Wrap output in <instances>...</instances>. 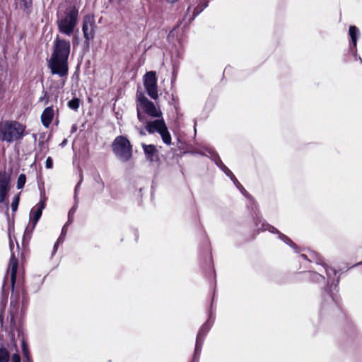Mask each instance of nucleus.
<instances>
[{
    "label": "nucleus",
    "mask_w": 362,
    "mask_h": 362,
    "mask_svg": "<svg viewBox=\"0 0 362 362\" xmlns=\"http://www.w3.org/2000/svg\"><path fill=\"white\" fill-rule=\"evenodd\" d=\"M11 175L5 170L0 171V203L8 204V194L10 191Z\"/></svg>",
    "instance_id": "obj_9"
},
{
    "label": "nucleus",
    "mask_w": 362,
    "mask_h": 362,
    "mask_svg": "<svg viewBox=\"0 0 362 362\" xmlns=\"http://www.w3.org/2000/svg\"><path fill=\"white\" fill-rule=\"evenodd\" d=\"M45 100V103L47 105L49 101V97L48 93L45 90L43 91V96L40 98V101Z\"/></svg>",
    "instance_id": "obj_30"
},
{
    "label": "nucleus",
    "mask_w": 362,
    "mask_h": 362,
    "mask_svg": "<svg viewBox=\"0 0 362 362\" xmlns=\"http://www.w3.org/2000/svg\"><path fill=\"white\" fill-rule=\"evenodd\" d=\"M65 234L66 233V230H65V228L64 227L62 228V234Z\"/></svg>",
    "instance_id": "obj_37"
},
{
    "label": "nucleus",
    "mask_w": 362,
    "mask_h": 362,
    "mask_svg": "<svg viewBox=\"0 0 362 362\" xmlns=\"http://www.w3.org/2000/svg\"><path fill=\"white\" fill-rule=\"evenodd\" d=\"M19 299L20 295L18 293L16 294L11 293V300H10V308H9V315H10V335L13 340H15L16 336L19 338L23 335V328L21 325H16V316L18 313L19 309Z\"/></svg>",
    "instance_id": "obj_6"
},
{
    "label": "nucleus",
    "mask_w": 362,
    "mask_h": 362,
    "mask_svg": "<svg viewBox=\"0 0 362 362\" xmlns=\"http://www.w3.org/2000/svg\"><path fill=\"white\" fill-rule=\"evenodd\" d=\"M10 359V354L8 351L4 348H0V362H8Z\"/></svg>",
    "instance_id": "obj_22"
},
{
    "label": "nucleus",
    "mask_w": 362,
    "mask_h": 362,
    "mask_svg": "<svg viewBox=\"0 0 362 362\" xmlns=\"http://www.w3.org/2000/svg\"><path fill=\"white\" fill-rule=\"evenodd\" d=\"M165 1L168 3L173 4V3H175L176 1H177L178 0H165Z\"/></svg>",
    "instance_id": "obj_36"
},
{
    "label": "nucleus",
    "mask_w": 362,
    "mask_h": 362,
    "mask_svg": "<svg viewBox=\"0 0 362 362\" xmlns=\"http://www.w3.org/2000/svg\"><path fill=\"white\" fill-rule=\"evenodd\" d=\"M54 116V110L53 106H49L45 108L41 115V122L42 125L48 128L51 124Z\"/></svg>",
    "instance_id": "obj_14"
},
{
    "label": "nucleus",
    "mask_w": 362,
    "mask_h": 362,
    "mask_svg": "<svg viewBox=\"0 0 362 362\" xmlns=\"http://www.w3.org/2000/svg\"><path fill=\"white\" fill-rule=\"evenodd\" d=\"M78 17V10L75 5L66 8L64 13H57L59 31L68 36L71 35L76 26Z\"/></svg>",
    "instance_id": "obj_3"
},
{
    "label": "nucleus",
    "mask_w": 362,
    "mask_h": 362,
    "mask_svg": "<svg viewBox=\"0 0 362 362\" xmlns=\"http://www.w3.org/2000/svg\"><path fill=\"white\" fill-rule=\"evenodd\" d=\"M22 351H23V356L25 358H27L28 361H30V352L28 350V347L24 341H23V343H22Z\"/></svg>",
    "instance_id": "obj_27"
},
{
    "label": "nucleus",
    "mask_w": 362,
    "mask_h": 362,
    "mask_svg": "<svg viewBox=\"0 0 362 362\" xmlns=\"http://www.w3.org/2000/svg\"><path fill=\"white\" fill-rule=\"evenodd\" d=\"M206 6L207 3L198 5L194 10V16L199 15Z\"/></svg>",
    "instance_id": "obj_28"
},
{
    "label": "nucleus",
    "mask_w": 362,
    "mask_h": 362,
    "mask_svg": "<svg viewBox=\"0 0 362 362\" xmlns=\"http://www.w3.org/2000/svg\"><path fill=\"white\" fill-rule=\"evenodd\" d=\"M11 362H21V357L18 354H13L11 357Z\"/></svg>",
    "instance_id": "obj_32"
},
{
    "label": "nucleus",
    "mask_w": 362,
    "mask_h": 362,
    "mask_svg": "<svg viewBox=\"0 0 362 362\" xmlns=\"http://www.w3.org/2000/svg\"><path fill=\"white\" fill-rule=\"evenodd\" d=\"M78 129V127H77V124H74L72 126H71V133H74L77 131Z\"/></svg>",
    "instance_id": "obj_33"
},
{
    "label": "nucleus",
    "mask_w": 362,
    "mask_h": 362,
    "mask_svg": "<svg viewBox=\"0 0 362 362\" xmlns=\"http://www.w3.org/2000/svg\"><path fill=\"white\" fill-rule=\"evenodd\" d=\"M45 142L43 141H40L38 145L40 147L41 150H42L45 148Z\"/></svg>",
    "instance_id": "obj_34"
},
{
    "label": "nucleus",
    "mask_w": 362,
    "mask_h": 362,
    "mask_svg": "<svg viewBox=\"0 0 362 362\" xmlns=\"http://www.w3.org/2000/svg\"><path fill=\"white\" fill-rule=\"evenodd\" d=\"M162 139V141L163 143L166 145H170L171 144V135L168 131V129L167 127L166 124L163 126V127L161 129L160 132L158 133Z\"/></svg>",
    "instance_id": "obj_16"
},
{
    "label": "nucleus",
    "mask_w": 362,
    "mask_h": 362,
    "mask_svg": "<svg viewBox=\"0 0 362 362\" xmlns=\"http://www.w3.org/2000/svg\"><path fill=\"white\" fill-rule=\"evenodd\" d=\"M81 100L78 98H74L67 103V106L69 109L74 111H78L80 107Z\"/></svg>",
    "instance_id": "obj_21"
},
{
    "label": "nucleus",
    "mask_w": 362,
    "mask_h": 362,
    "mask_svg": "<svg viewBox=\"0 0 362 362\" xmlns=\"http://www.w3.org/2000/svg\"><path fill=\"white\" fill-rule=\"evenodd\" d=\"M29 226L27 227L26 230H25V232H28L29 230Z\"/></svg>",
    "instance_id": "obj_39"
},
{
    "label": "nucleus",
    "mask_w": 362,
    "mask_h": 362,
    "mask_svg": "<svg viewBox=\"0 0 362 362\" xmlns=\"http://www.w3.org/2000/svg\"><path fill=\"white\" fill-rule=\"evenodd\" d=\"M18 267V259L15 257L13 253L11 254L8 267V273L10 272L11 276V283L12 287V293H13L14 286L16 281V274L17 269Z\"/></svg>",
    "instance_id": "obj_10"
},
{
    "label": "nucleus",
    "mask_w": 362,
    "mask_h": 362,
    "mask_svg": "<svg viewBox=\"0 0 362 362\" xmlns=\"http://www.w3.org/2000/svg\"><path fill=\"white\" fill-rule=\"evenodd\" d=\"M322 296H323L325 300H331L332 301L335 300L332 296V291L329 288H326L324 289Z\"/></svg>",
    "instance_id": "obj_25"
},
{
    "label": "nucleus",
    "mask_w": 362,
    "mask_h": 362,
    "mask_svg": "<svg viewBox=\"0 0 362 362\" xmlns=\"http://www.w3.org/2000/svg\"><path fill=\"white\" fill-rule=\"evenodd\" d=\"M136 112L138 119L143 122L145 120V116L141 112L148 115V116L156 118L162 117V112L159 108H157L154 103L149 100L143 93H136Z\"/></svg>",
    "instance_id": "obj_5"
},
{
    "label": "nucleus",
    "mask_w": 362,
    "mask_h": 362,
    "mask_svg": "<svg viewBox=\"0 0 362 362\" xmlns=\"http://www.w3.org/2000/svg\"><path fill=\"white\" fill-rule=\"evenodd\" d=\"M71 50L69 40L59 37L54 41L53 52L49 61V67L52 74L60 77L66 76L69 71L68 59Z\"/></svg>",
    "instance_id": "obj_1"
},
{
    "label": "nucleus",
    "mask_w": 362,
    "mask_h": 362,
    "mask_svg": "<svg viewBox=\"0 0 362 362\" xmlns=\"http://www.w3.org/2000/svg\"><path fill=\"white\" fill-rule=\"evenodd\" d=\"M144 86L148 96L156 100L158 98L156 74L153 71L146 73L144 76Z\"/></svg>",
    "instance_id": "obj_7"
},
{
    "label": "nucleus",
    "mask_w": 362,
    "mask_h": 362,
    "mask_svg": "<svg viewBox=\"0 0 362 362\" xmlns=\"http://www.w3.org/2000/svg\"><path fill=\"white\" fill-rule=\"evenodd\" d=\"M165 124V122L163 118L148 121L146 122L145 129L150 134L159 133Z\"/></svg>",
    "instance_id": "obj_12"
},
{
    "label": "nucleus",
    "mask_w": 362,
    "mask_h": 362,
    "mask_svg": "<svg viewBox=\"0 0 362 362\" xmlns=\"http://www.w3.org/2000/svg\"><path fill=\"white\" fill-rule=\"evenodd\" d=\"M359 30L358 28L355 25H351L349 29V35L350 36V49H356V45H357V39L358 35Z\"/></svg>",
    "instance_id": "obj_15"
},
{
    "label": "nucleus",
    "mask_w": 362,
    "mask_h": 362,
    "mask_svg": "<svg viewBox=\"0 0 362 362\" xmlns=\"http://www.w3.org/2000/svg\"><path fill=\"white\" fill-rule=\"evenodd\" d=\"M111 148L115 156L122 162H127L133 156V145L126 136H116Z\"/></svg>",
    "instance_id": "obj_4"
},
{
    "label": "nucleus",
    "mask_w": 362,
    "mask_h": 362,
    "mask_svg": "<svg viewBox=\"0 0 362 362\" xmlns=\"http://www.w3.org/2000/svg\"><path fill=\"white\" fill-rule=\"evenodd\" d=\"M20 194H21V192H19L18 194H16L12 201L11 209L13 211H16L18 209L19 202H20Z\"/></svg>",
    "instance_id": "obj_26"
},
{
    "label": "nucleus",
    "mask_w": 362,
    "mask_h": 362,
    "mask_svg": "<svg viewBox=\"0 0 362 362\" xmlns=\"http://www.w3.org/2000/svg\"><path fill=\"white\" fill-rule=\"evenodd\" d=\"M45 166L47 168H53V160L51 157H48L45 162Z\"/></svg>",
    "instance_id": "obj_31"
},
{
    "label": "nucleus",
    "mask_w": 362,
    "mask_h": 362,
    "mask_svg": "<svg viewBox=\"0 0 362 362\" xmlns=\"http://www.w3.org/2000/svg\"><path fill=\"white\" fill-rule=\"evenodd\" d=\"M37 156H38V153H37L35 154V158H37Z\"/></svg>",
    "instance_id": "obj_42"
},
{
    "label": "nucleus",
    "mask_w": 362,
    "mask_h": 362,
    "mask_svg": "<svg viewBox=\"0 0 362 362\" xmlns=\"http://www.w3.org/2000/svg\"><path fill=\"white\" fill-rule=\"evenodd\" d=\"M93 180L97 184V190L99 192H103L105 188V183L100 175V173L96 171L93 175Z\"/></svg>",
    "instance_id": "obj_20"
},
{
    "label": "nucleus",
    "mask_w": 362,
    "mask_h": 362,
    "mask_svg": "<svg viewBox=\"0 0 362 362\" xmlns=\"http://www.w3.org/2000/svg\"><path fill=\"white\" fill-rule=\"evenodd\" d=\"M202 344H203L202 341L196 340V344H195L194 351V354H193V358H192L191 362H199L200 354L202 351Z\"/></svg>",
    "instance_id": "obj_18"
},
{
    "label": "nucleus",
    "mask_w": 362,
    "mask_h": 362,
    "mask_svg": "<svg viewBox=\"0 0 362 362\" xmlns=\"http://www.w3.org/2000/svg\"><path fill=\"white\" fill-rule=\"evenodd\" d=\"M97 25L95 22L93 16L86 15L83 17L82 31L85 39L84 42L88 46L90 42L92 41L95 35Z\"/></svg>",
    "instance_id": "obj_8"
},
{
    "label": "nucleus",
    "mask_w": 362,
    "mask_h": 362,
    "mask_svg": "<svg viewBox=\"0 0 362 362\" xmlns=\"http://www.w3.org/2000/svg\"><path fill=\"white\" fill-rule=\"evenodd\" d=\"M45 199H43V200H40L39 204L36 205V206L35 208H33L32 209V214H33V221H32V226H31V228H30V232H32L33 230V229L35 228L37 223L38 222L39 219L40 218L41 216H42V210L45 209Z\"/></svg>",
    "instance_id": "obj_13"
},
{
    "label": "nucleus",
    "mask_w": 362,
    "mask_h": 362,
    "mask_svg": "<svg viewBox=\"0 0 362 362\" xmlns=\"http://www.w3.org/2000/svg\"><path fill=\"white\" fill-rule=\"evenodd\" d=\"M141 146L147 160L152 163L159 160L158 150L155 145L142 144Z\"/></svg>",
    "instance_id": "obj_11"
},
{
    "label": "nucleus",
    "mask_w": 362,
    "mask_h": 362,
    "mask_svg": "<svg viewBox=\"0 0 362 362\" xmlns=\"http://www.w3.org/2000/svg\"><path fill=\"white\" fill-rule=\"evenodd\" d=\"M26 182V176L25 174H21L18 177L17 188L18 189L23 188Z\"/></svg>",
    "instance_id": "obj_23"
},
{
    "label": "nucleus",
    "mask_w": 362,
    "mask_h": 362,
    "mask_svg": "<svg viewBox=\"0 0 362 362\" xmlns=\"http://www.w3.org/2000/svg\"><path fill=\"white\" fill-rule=\"evenodd\" d=\"M20 8L27 13L30 14L33 8V0H18Z\"/></svg>",
    "instance_id": "obj_17"
},
{
    "label": "nucleus",
    "mask_w": 362,
    "mask_h": 362,
    "mask_svg": "<svg viewBox=\"0 0 362 362\" xmlns=\"http://www.w3.org/2000/svg\"><path fill=\"white\" fill-rule=\"evenodd\" d=\"M279 238L281 240H283L284 243H286L288 245H290L291 247H296V245L293 242V240L290 238L286 236V235H284V234L281 233L279 234Z\"/></svg>",
    "instance_id": "obj_24"
},
{
    "label": "nucleus",
    "mask_w": 362,
    "mask_h": 362,
    "mask_svg": "<svg viewBox=\"0 0 362 362\" xmlns=\"http://www.w3.org/2000/svg\"><path fill=\"white\" fill-rule=\"evenodd\" d=\"M265 229L268 230L269 231H270L272 233L278 234L279 235L281 233V232L277 228H276L275 227H274L273 226L269 225V224L267 225V228Z\"/></svg>",
    "instance_id": "obj_29"
},
{
    "label": "nucleus",
    "mask_w": 362,
    "mask_h": 362,
    "mask_svg": "<svg viewBox=\"0 0 362 362\" xmlns=\"http://www.w3.org/2000/svg\"><path fill=\"white\" fill-rule=\"evenodd\" d=\"M25 362H31V359L30 358V361H28L27 358H25Z\"/></svg>",
    "instance_id": "obj_41"
},
{
    "label": "nucleus",
    "mask_w": 362,
    "mask_h": 362,
    "mask_svg": "<svg viewBox=\"0 0 362 362\" xmlns=\"http://www.w3.org/2000/svg\"><path fill=\"white\" fill-rule=\"evenodd\" d=\"M210 327L209 326L208 324L204 323V325H202L197 333L196 340L204 341V339Z\"/></svg>",
    "instance_id": "obj_19"
},
{
    "label": "nucleus",
    "mask_w": 362,
    "mask_h": 362,
    "mask_svg": "<svg viewBox=\"0 0 362 362\" xmlns=\"http://www.w3.org/2000/svg\"><path fill=\"white\" fill-rule=\"evenodd\" d=\"M139 134L141 135V136H145L146 135V132L144 129H139Z\"/></svg>",
    "instance_id": "obj_35"
},
{
    "label": "nucleus",
    "mask_w": 362,
    "mask_h": 362,
    "mask_svg": "<svg viewBox=\"0 0 362 362\" xmlns=\"http://www.w3.org/2000/svg\"><path fill=\"white\" fill-rule=\"evenodd\" d=\"M45 154H46V152H45L44 154L42 156L41 159L44 158Z\"/></svg>",
    "instance_id": "obj_40"
},
{
    "label": "nucleus",
    "mask_w": 362,
    "mask_h": 362,
    "mask_svg": "<svg viewBox=\"0 0 362 362\" xmlns=\"http://www.w3.org/2000/svg\"><path fill=\"white\" fill-rule=\"evenodd\" d=\"M302 257H303V258H305V259H306V258H307V256H306L305 255H302Z\"/></svg>",
    "instance_id": "obj_38"
},
{
    "label": "nucleus",
    "mask_w": 362,
    "mask_h": 362,
    "mask_svg": "<svg viewBox=\"0 0 362 362\" xmlns=\"http://www.w3.org/2000/svg\"><path fill=\"white\" fill-rule=\"evenodd\" d=\"M26 126L16 120L0 121V141L12 143L26 135Z\"/></svg>",
    "instance_id": "obj_2"
}]
</instances>
